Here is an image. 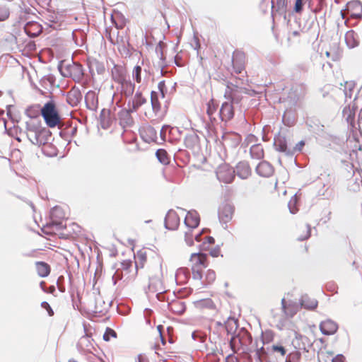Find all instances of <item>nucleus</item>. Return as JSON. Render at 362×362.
<instances>
[{
    "label": "nucleus",
    "instance_id": "54",
    "mask_svg": "<svg viewBox=\"0 0 362 362\" xmlns=\"http://www.w3.org/2000/svg\"><path fill=\"white\" fill-rule=\"evenodd\" d=\"M200 305L202 307H206L211 309H214L215 308L214 303L211 299H205L200 302Z\"/></svg>",
    "mask_w": 362,
    "mask_h": 362
},
{
    "label": "nucleus",
    "instance_id": "33",
    "mask_svg": "<svg viewBox=\"0 0 362 362\" xmlns=\"http://www.w3.org/2000/svg\"><path fill=\"white\" fill-rule=\"evenodd\" d=\"M151 103L153 111L157 114L160 110V103L158 100V93L155 91L151 93Z\"/></svg>",
    "mask_w": 362,
    "mask_h": 362
},
{
    "label": "nucleus",
    "instance_id": "19",
    "mask_svg": "<svg viewBox=\"0 0 362 362\" xmlns=\"http://www.w3.org/2000/svg\"><path fill=\"white\" fill-rule=\"evenodd\" d=\"M320 329L323 334L331 335L337 331L338 326L335 322L331 320H327L320 323Z\"/></svg>",
    "mask_w": 362,
    "mask_h": 362
},
{
    "label": "nucleus",
    "instance_id": "32",
    "mask_svg": "<svg viewBox=\"0 0 362 362\" xmlns=\"http://www.w3.org/2000/svg\"><path fill=\"white\" fill-rule=\"evenodd\" d=\"M50 216L53 222L57 223V220L62 219L65 217V214L59 206H55L50 211Z\"/></svg>",
    "mask_w": 362,
    "mask_h": 362
},
{
    "label": "nucleus",
    "instance_id": "35",
    "mask_svg": "<svg viewBox=\"0 0 362 362\" xmlns=\"http://www.w3.org/2000/svg\"><path fill=\"white\" fill-rule=\"evenodd\" d=\"M341 86L343 87V88H340L339 90H340V91H341L343 93L345 99L346 100L347 98L351 99L352 97V93H353V88H354L353 83L351 82H346L344 86L342 84H341Z\"/></svg>",
    "mask_w": 362,
    "mask_h": 362
},
{
    "label": "nucleus",
    "instance_id": "51",
    "mask_svg": "<svg viewBox=\"0 0 362 362\" xmlns=\"http://www.w3.org/2000/svg\"><path fill=\"white\" fill-rule=\"evenodd\" d=\"M262 338L263 344L269 343L273 339L272 332V331H266L265 332L262 333Z\"/></svg>",
    "mask_w": 362,
    "mask_h": 362
},
{
    "label": "nucleus",
    "instance_id": "18",
    "mask_svg": "<svg viewBox=\"0 0 362 362\" xmlns=\"http://www.w3.org/2000/svg\"><path fill=\"white\" fill-rule=\"evenodd\" d=\"M24 30L29 37H36L42 33V28L38 23L31 21L25 25Z\"/></svg>",
    "mask_w": 362,
    "mask_h": 362
},
{
    "label": "nucleus",
    "instance_id": "40",
    "mask_svg": "<svg viewBox=\"0 0 362 362\" xmlns=\"http://www.w3.org/2000/svg\"><path fill=\"white\" fill-rule=\"evenodd\" d=\"M217 107L218 105L216 103L214 99H211L207 103L206 113L211 119H212V115L216 112Z\"/></svg>",
    "mask_w": 362,
    "mask_h": 362
},
{
    "label": "nucleus",
    "instance_id": "15",
    "mask_svg": "<svg viewBox=\"0 0 362 362\" xmlns=\"http://www.w3.org/2000/svg\"><path fill=\"white\" fill-rule=\"evenodd\" d=\"M256 173L261 177H269L274 173L273 166L267 161H261L256 167Z\"/></svg>",
    "mask_w": 362,
    "mask_h": 362
},
{
    "label": "nucleus",
    "instance_id": "42",
    "mask_svg": "<svg viewBox=\"0 0 362 362\" xmlns=\"http://www.w3.org/2000/svg\"><path fill=\"white\" fill-rule=\"evenodd\" d=\"M298 202L297 196L296 194L293 195L290 201L288 203V207L289 209V211L291 214H295L298 211V208L296 207V204Z\"/></svg>",
    "mask_w": 362,
    "mask_h": 362
},
{
    "label": "nucleus",
    "instance_id": "64",
    "mask_svg": "<svg viewBox=\"0 0 362 362\" xmlns=\"http://www.w3.org/2000/svg\"><path fill=\"white\" fill-rule=\"evenodd\" d=\"M136 362H148V361L146 357L140 354L136 357Z\"/></svg>",
    "mask_w": 362,
    "mask_h": 362
},
{
    "label": "nucleus",
    "instance_id": "3",
    "mask_svg": "<svg viewBox=\"0 0 362 362\" xmlns=\"http://www.w3.org/2000/svg\"><path fill=\"white\" fill-rule=\"evenodd\" d=\"M242 77H235V83L228 82L224 93L225 98L231 102L234 105H238L242 98V93H246L247 89L242 88L241 85L245 83L247 79H245V76L243 75Z\"/></svg>",
    "mask_w": 362,
    "mask_h": 362
},
{
    "label": "nucleus",
    "instance_id": "11",
    "mask_svg": "<svg viewBox=\"0 0 362 362\" xmlns=\"http://www.w3.org/2000/svg\"><path fill=\"white\" fill-rule=\"evenodd\" d=\"M77 348L79 351L83 353H93V351L95 349L93 339L87 334L79 339Z\"/></svg>",
    "mask_w": 362,
    "mask_h": 362
},
{
    "label": "nucleus",
    "instance_id": "17",
    "mask_svg": "<svg viewBox=\"0 0 362 362\" xmlns=\"http://www.w3.org/2000/svg\"><path fill=\"white\" fill-rule=\"evenodd\" d=\"M146 103V99L143 97L141 92L136 91L134 98L129 100L127 106L132 111L136 112L141 105Z\"/></svg>",
    "mask_w": 362,
    "mask_h": 362
},
{
    "label": "nucleus",
    "instance_id": "10",
    "mask_svg": "<svg viewBox=\"0 0 362 362\" xmlns=\"http://www.w3.org/2000/svg\"><path fill=\"white\" fill-rule=\"evenodd\" d=\"M231 102H224L220 109L219 115L223 122H228L234 117V106Z\"/></svg>",
    "mask_w": 362,
    "mask_h": 362
},
{
    "label": "nucleus",
    "instance_id": "60",
    "mask_svg": "<svg viewBox=\"0 0 362 362\" xmlns=\"http://www.w3.org/2000/svg\"><path fill=\"white\" fill-rule=\"evenodd\" d=\"M122 279V275L117 270L112 277L113 284L115 285L117 281Z\"/></svg>",
    "mask_w": 362,
    "mask_h": 362
},
{
    "label": "nucleus",
    "instance_id": "5",
    "mask_svg": "<svg viewBox=\"0 0 362 362\" xmlns=\"http://www.w3.org/2000/svg\"><path fill=\"white\" fill-rule=\"evenodd\" d=\"M59 69L62 76L70 77L75 82H80L83 77V69L82 66L76 62L62 63Z\"/></svg>",
    "mask_w": 362,
    "mask_h": 362
},
{
    "label": "nucleus",
    "instance_id": "8",
    "mask_svg": "<svg viewBox=\"0 0 362 362\" xmlns=\"http://www.w3.org/2000/svg\"><path fill=\"white\" fill-rule=\"evenodd\" d=\"M233 69L236 74H240L239 77L247 79V72L245 71V55L242 52H235L233 53L232 58Z\"/></svg>",
    "mask_w": 362,
    "mask_h": 362
},
{
    "label": "nucleus",
    "instance_id": "45",
    "mask_svg": "<svg viewBox=\"0 0 362 362\" xmlns=\"http://www.w3.org/2000/svg\"><path fill=\"white\" fill-rule=\"evenodd\" d=\"M103 305H105V301L100 298H97L95 300V312L100 313L106 310L107 309V306L103 308Z\"/></svg>",
    "mask_w": 362,
    "mask_h": 362
},
{
    "label": "nucleus",
    "instance_id": "22",
    "mask_svg": "<svg viewBox=\"0 0 362 362\" xmlns=\"http://www.w3.org/2000/svg\"><path fill=\"white\" fill-rule=\"evenodd\" d=\"M207 255L201 252H194L191 255L190 262L192 263V267L197 268H205L207 267L206 262Z\"/></svg>",
    "mask_w": 362,
    "mask_h": 362
},
{
    "label": "nucleus",
    "instance_id": "31",
    "mask_svg": "<svg viewBox=\"0 0 362 362\" xmlns=\"http://www.w3.org/2000/svg\"><path fill=\"white\" fill-rule=\"evenodd\" d=\"M190 276V273L188 269L181 267L179 268L175 273V278L177 281L181 282L187 281Z\"/></svg>",
    "mask_w": 362,
    "mask_h": 362
},
{
    "label": "nucleus",
    "instance_id": "28",
    "mask_svg": "<svg viewBox=\"0 0 362 362\" xmlns=\"http://www.w3.org/2000/svg\"><path fill=\"white\" fill-rule=\"evenodd\" d=\"M300 304L307 309H314L317 305V301L314 298H310L308 295H303L300 298Z\"/></svg>",
    "mask_w": 362,
    "mask_h": 362
},
{
    "label": "nucleus",
    "instance_id": "43",
    "mask_svg": "<svg viewBox=\"0 0 362 362\" xmlns=\"http://www.w3.org/2000/svg\"><path fill=\"white\" fill-rule=\"evenodd\" d=\"M10 15L9 8L5 5H0V21H6Z\"/></svg>",
    "mask_w": 362,
    "mask_h": 362
},
{
    "label": "nucleus",
    "instance_id": "24",
    "mask_svg": "<svg viewBox=\"0 0 362 362\" xmlns=\"http://www.w3.org/2000/svg\"><path fill=\"white\" fill-rule=\"evenodd\" d=\"M274 145L277 151L284 153L286 155H290L291 149L288 148L286 140L284 136L281 135L275 136Z\"/></svg>",
    "mask_w": 362,
    "mask_h": 362
},
{
    "label": "nucleus",
    "instance_id": "38",
    "mask_svg": "<svg viewBox=\"0 0 362 362\" xmlns=\"http://www.w3.org/2000/svg\"><path fill=\"white\" fill-rule=\"evenodd\" d=\"M198 136L195 134H189L185 137V145L187 148H192L197 141Z\"/></svg>",
    "mask_w": 362,
    "mask_h": 362
},
{
    "label": "nucleus",
    "instance_id": "1",
    "mask_svg": "<svg viewBox=\"0 0 362 362\" xmlns=\"http://www.w3.org/2000/svg\"><path fill=\"white\" fill-rule=\"evenodd\" d=\"M25 134L28 139L34 145L41 146L50 144V131L40 126V122L28 121L25 122Z\"/></svg>",
    "mask_w": 362,
    "mask_h": 362
},
{
    "label": "nucleus",
    "instance_id": "39",
    "mask_svg": "<svg viewBox=\"0 0 362 362\" xmlns=\"http://www.w3.org/2000/svg\"><path fill=\"white\" fill-rule=\"evenodd\" d=\"M40 110V105H33L26 109L25 114L33 119L38 116Z\"/></svg>",
    "mask_w": 362,
    "mask_h": 362
},
{
    "label": "nucleus",
    "instance_id": "55",
    "mask_svg": "<svg viewBox=\"0 0 362 362\" xmlns=\"http://www.w3.org/2000/svg\"><path fill=\"white\" fill-rule=\"evenodd\" d=\"M41 307L47 311L48 315L49 316H52L54 315V311L47 302H46V301L42 302Z\"/></svg>",
    "mask_w": 362,
    "mask_h": 362
},
{
    "label": "nucleus",
    "instance_id": "63",
    "mask_svg": "<svg viewBox=\"0 0 362 362\" xmlns=\"http://www.w3.org/2000/svg\"><path fill=\"white\" fill-rule=\"evenodd\" d=\"M358 129L362 133V109L360 111L359 117L358 120Z\"/></svg>",
    "mask_w": 362,
    "mask_h": 362
},
{
    "label": "nucleus",
    "instance_id": "14",
    "mask_svg": "<svg viewBox=\"0 0 362 362\" xmlns=\"http://www.w3.org/2000/svg\"><path fill=\"white\" fill-rule=\"evenodd\" d=\"M132 111L129 107L128 109H123L118 113V118L119 120V124L123 127H132L134 124V119L131 115Z\"/></svg>",
    "mask_w": 362,
    "mask_h": 362
},
{
    "label": "nucleus",
    "instance_id": "44",
    "mask_svg": "<svg viewBox=\"0 0 362 362\" xmlns=\"http://www.w3.org/2000/svg\"><path fill=\"white\" fill-rule=\"evenodd\" d=\"M132 77L136 83H140L141 82V67L140 66H136L134 68Z\"/></svg>",
    "mask_w": 362,
    "mask_h": 362
},
{
    "label": "nucleus",
    "instance_id": "34",
    "mask_svg": "<svg viewBox=\"0 0 362 362\" xmlns=\"http://www.w3.org/2000/svg\"><path fill=\"white\" fill-rule=\"evenodd\" d=\"M355 33L353 30L348 31L345 34V42L347 46L350 48H353L358 45V42L355 39Z\"/></svg>",
    "mask_w": 362,
    "mask_h": 362
},
{
    "label": "nucleus",
    "instance_id": "2",
    "mask_svg": "<svg viewBox=\"0 0 362 362\" xmlns=\"http://www.w3.org/2000/svg\"><path fill=\"white\" fill-rule=\"evenodd\" d=\"M162 276V259L160 257L156 256L154 260V267L149 270L148 288L152 292H157L156 296L158 300H160L164 290Z\"/></svg>",
    "mask_w": 362,
    "mask_h": 362
},
{
    "label": "nucleus",
    "instance_id": "21",
    "mask_svg": "<svg viewBox=\"0 0 362 362\" xmlns=\"http://www.w3.org/2000/svg\"><path fill=\"white\" fill-rule=\"evenodd\" d=\"M85 103L86 107L92 111H96L98 108V95L93 90H89L85 95Z\"/></svg>",
    "mask_w": 362,
    "mask_h": 362
},
{
    "label": "nucleus",
    "instance_id": "13",
    "mask_svg": "<svg viewBox=\"0 0 362 362\" xmlns=\"http://www.w3.org/2000/svg\"><path fill=\"white\" fill-rule=\"evenodd\" d=\"M165 227L168 230H176L180 224V218L173 210H170L165 218Z\"/></svg>",
    "mask_w": 362,
    "mask_h": 362
},
{
    "label": "nucleus",
    "instance_id": "27",
    "mask_svg": "<svg viewBox=\"0 0 362 362\" xmlns=\"http://www.w3.org/2000/svg\"><path fill=\"white\" fill-rule=\"evenodd\" d=\"M37 274L41 277H46L50 273V267L44 262H37L35 263Z\"/></svg>",
    "mask_w": 362,
    "mask_h": 362
},
{
    "label": "nucleus",
    "instance_id": "26",
    "mask_svg": "<svg viewBox=\"0 0 362 362\" xmlns=\"http://www.w3.org/2000/svg\"><path fill=\"white\" fill-rule=\"evenodd\" d=\"M168 309L173 313L182 315L186 309L185 303L180 300H175L168 303Z\"/></svg>",
    "mask_w": 362,
    "mask_h": 362
},
{
    "label": "nucleus",
    "instance_id": "61",
    "mask_svg": "<svg viewBox=\"0 0 362 362\" xmlns=\"http://www.w3.org/2000/svg\"><path fill=\"white\" fill-rule=\"evenodd\" d=\"M307 227V231H306V235L305 236H300L298 238V240H300V241H303V240H305L306 239H308L310 235V225H307L306 226Z\"/></svg>",
    "mask_w": 362,
    "mask_h": 362
},
{
    "label": "nucleus",
    "instance_id": "47",
    "mask_svg": "<svg viewBox=\"0 0 362 362\" xmlns=\"http://www.w3.org/2000/svg\"><path fill=\"white\" fill-rule=\"evenodd\" d=\"M216 279V273L214 270L209 269L206 272V274L205 275V280L207 281V284H211L213 283Z\"/></svg>",
    "mask_w": 362,
    "mask_h": 362
},
{
    "label": "nucleus",
    "instance_id": "6",
    "mask_svg": "<svg viewBox=\"0 0 362 362\" xmlns=\"http://www.w3.org/2000/svg\"><path fill=\"white\" fill-rule=\"evenodd\" d=\"M40 111L48 127H54L59 123L60 117L54 101L50 100L46 103Z\"/></svg>",
    "mask_w": 362,
    "mask_h": 362
},
{
    "label": "nucleus",
    "instance_id": "41",
    "mask_svg": "<svg viewBox=\"0 0 362 362\" xmlns=\"http://www.w3.org/2000/svg\"><path fill=\"white\" fill-rule=\"evenodd\" d=\"M147 254L146 251L140 250L137 253V260L136 261V267H143L144 262H146Z\"/></svg>",
    "mask_w": 362,
    "mask_h": 362
},
{
    "label": "nucleus",
    "instance_id": "36",
    "mask_svg": "<svg viewBox=\"0 0 362 362\" xmlns=\"http://www.w3.org/2000/svg\"><path fill=\"white\" fill-rule=\"evenodd\" d=\"M156 156L159 162L163 165H167L169 163L170 160L168 155V153L164 149H158L156 152Z\"/></svg>",
    "mask_w": 362,
    "mask_h": 362
},
{
    "label": "nucleus",
    "instance_id": "25",
    "mask_svg": "<svg viewBox=\"0 0 362 362\" xmlns=\"http://www.w3.org/2000/svg\"><path fill=\"white\" fill-rule=\"evenodd\" d=\"M305 93L301 86L293 87L288 93V98L295 105L304 95Z\"/></svg>",
    "mask_w": 362,
    "mask_h": 362
},
{
    "label": "nucleus",
    "instance_id": "49",
    "mask_svg": "<svg viewBox=\"0 0 362 362\" xmlns=\"http://www.w3.org/2000/svg\"><path fill=\"white\" fill-rule=\"evenodd\" d=\"M185 240L186 244L188 246H192L193 245V239H192V229H188L185 233Z\"/></svg>",
    "mask_w": 362,
    "mask_h": 362
},
{
    "label": "nucleus",
    "instance_id": "58",
    "mask_svg": "<svg viewBox=\"0 0 362 362\" xmlns=\"http://www.w3.org/2000/svg\"><path fill=\"white\" fill-rule=\"evenodd\" d=\"M272 350L276 352H279L281 356H284L286 354V349L282 346L273 345Z\"/></svg>",
    "mask_w": 362,
    "mask_h": 362
},
{
    "label": "nucleus",
    "instance_id": "9",
    "mask_svg": "<svg viewBox=\"0 0 362 362\" xmlns=\"http://www.w3.org/2000/svg\"><path fill=\"white\" fill-rule=\"evenodd\" d=\"M235 170L229 166L224 165L220 166L216 171V177L221 182L230 183L235 177Z\"/></svg>",
    "mask_w": 362,
    "mask_h": 362
},
{
    "label": "nucleus",
    "instance_id": "52",
    "mask_svg": "<svg viewBox=\"0 0 362 362\" xmlns=\"http://www.w3.org/2000/svg\"><path fill=\"white\" fill-rule=\"evenodd\" d=\"M306 0H296L295 6H294V11L296 13H300L303 11L304 2Z\"/></svg>",
    "mask_w": 362,
    "mask_h": 362
},
{
    "label": "nucleus",
    "instance_id": "12",
    "mask_svg": "<svg viewBox=\"0 0 362 362\" xmlns=\"http://www.w3.org/2000/svg\"><path fill=\"white\" fill-rule=\"evenodd\" d=\"M234 207L230 204H223L218 210V218L221 223H227L233 215Z\"/></svg>",
    "mask_w": 362,
    "mask_h": 362
},
{
    "label": "nucleus",
    "instance_id": "4",
    "mask_svg": "<svg viewBox=\"0 0 362 362\" xmlns=\"http://www.w3.org/2000/svg\"><path fill=\"white\" fill-rule=\"evenodd\" d=\"M112 78L119 86L117 90H119L122 97L129 98L133 95L135 84L127 78L123 70L117 69L116 72H112Z\"/></svg>",
    "mask_w": 362,
    "mask_h": 362
},
{
    "label": "nucleus",
    "instance_id": "46",
    "mask_svg": "<svg viewBox=\"0 0 362 362\" xmlns=\"http://www.w3.org/2000/svg\"><path fill=\"white\" fill-rule=\"evenodd\" d=\"M117 333L115 330L111 328L107 327L105 330V332L103 334V339L106 341L110 340L111 337H116Z\"/></svg>",
    "mask_w": 362,
    "mask_h": 362
},
{
    "label": "nucleus",
    "instance_id": "37",
    "mask_svg": "<svg viewBox=\"0 0 362 362\" xmlns=\"http://www.w3.org/2000/svg\"><path fill=\"white\" fill-rule=\"evenodd\" d=\"M222 139L226 143H227L230 140L233 141V145L234 146L238 145L240 142V136L236 134L225 133L222 135Z\"/></svg>",
    "mask_w": 362,
    "mask_h": 362
},
{
    "label": "nucleus",
    "instance_id": "7",
    "mask_svg": "<svg viewBox=\"0 0 362 362\" xmlns=\"http://www.w3.org/2000/svg\"><path fill=\"white\" fill-rule=\"evenodd\" d=\"M341 16L345 19L347 16L354 19L362 18V4L358 0L349 1L344 10L340 12Z\"/></svg>",
    "mask_w": 362,
    "mask_h": 362
},
{
    "label": "nucleus",
    "instance_id": "50",
    "mask_svg": "<svg viewBox=\"0 0 362 362\" xmlns=\"http://www.w3.org/2000/svg\"><path fill=\"white\" fill-rule=\"evenodd\" d=\"M305 146V141H300L298 144H296V146L293 148L292 150H291L290 155H293L295 153H300L301 152L303 146Z\"/></svg>",
    "mask_w": 362,
    "mask_h": 362
},
{
    "label": "nucleus",
    "instance_id": "29",
    "mask_svg": "<svg viewBox=\"0 0 362 362\" xmlns=\"http://www.w3.org/2000/svg\"><path fill=\"white\" fill-rule=\"evenodd\" d=\"M250 153L252 158L260 159L264 156V151L261 144H255L250 147Z\"/></svg>",
    "mask_w": 362,
    "mask_h": 362
},
{
    "label": "nucleus",
    "instance_id": "23",
    "mask_svg": "<svg viewBox=\"0 0 362 362\" xmlns=\"http://www.w3.org/2000/svg\"><path fill=\"white\" fill-rule=\"evenodd\" d=\"M82 99V94L78 89L71 90L66 95V102L71 107H76Z\"/></svg>",
    "mask_w": 362,
    "mask_h": 362
},
{
    "label": "nucleus",
    "instance_id": "59",
    "mask_svg": "<svg viewBox=\"0 0 362 362\" xmlns=\"http://www.w3.org/2000/svg\"><path fill=\"white\" fill-rule=\"evenodd\" d=\"M145 131L147 134H148L151 136V140H153L154 138L156 137V131L153 127L149 126L146 129Z\"/></svg>",
    "mask_w": 362,
    "mask_h": 362
},
{
    "label": "nucleus",
    "instance_id": "20",
    "mask_svg": "<svg viewBox=\"0 0 362 362\" xmlns=\"http://www.w3.org/2000/svg\"><path fill=\"white\" fill-rule=\"evenodd\" d=\"M235 172L240 178L244 180L251 175V168L247 161H240L237 164Z\"/></svg>",
    "mask_w": 362,
    "mask_h": 362
},
{
    "label": "nucleus",
    "instance_id": "53",
    "mask_svg": "<svg viewBox=\"0 0 362 362\" xmlns=\"http://www.w3.org/2000/svg\"><path fill=\"white\" fill-rule=\"evenodd\" d=\"M300 354L296 352L288 355L286 358V362H297L300 359Z\"/></svg>",
    "mask_w": 362,
    "mask_h": 362
},
{
    "label": "nucleus",
    "instance_id": "30",
    "mask_svg": "<svg viewBox=\"0 0 362 362\" xmlns=\"http://www.w3.org/2000/svg\"><path fill=\"white\" fill-rule=\"evenodd\" d=\"M342 115L346 122L354 127L355 112L349 107H345L342 111Z\"/></svg>",
    "mask_w": 362,
    "mask_h": 362
},
{
    "label": "nucleus",
    "instance_id": "48",
    "mask_svg": "<svg viewBox=\"0 0 362 362\" xmlns=\"http://www.w3.org/2000/svg\"><path fill=\"white\" fill-rule=\"evenodd\" d=\"M192 277L196 280H201L202 279V268H197L196 267H192Z\"/></svg>",
    "mask_w": 362,
    "mask_h": 362
},
{
    "label": "nucleus",
    "instance_id": "56",
    "mask_svg": "<svg viewBox=\"0 0 362 362\" xmlns=\"http://www.w3.org/2000/svg\"><path fill=\"white\" fill-rule=\"evenodd\" d=\"M158 88L162 95V98H164L165 93L166 92V87H165V81H160L158 84Z\"/></svg>",
    "mask_w": 362,
    "mask_h": 362
},
{
    "label": "nucleus",
    "instance_id": "57",
    "mask_svg": "<svg viewBox=\"0 0 362 362\" xmlns=\"http://www.w3.org/2000/svg\"><path fill=\"white\" fill-rule=\"evenodd\" d=\"M64 277L63 276H60L58 278L57 281V287L62 293H64L65 291V287L62 284V282L64 281Z\"/></svg>",
    "mask_w": 362,
    "mask_h": 362
},
{
    "label": "nucleus",
    "instance_id": "62",
    "mask_svg": "<svg viewBox=\"0 0 362 362\" xmlns=\"http://www.w3.org/2000/svg\"><path fill=\"white\" fill-rule=\"evenodd\" d=\"M170 128V126L168 125H164L160 131V137L161 139L165 141V132H166V130Z\"/></svg>",
    "mask_w": 362,
    "mask_h": 362
},
{
    "label": "nucleus",
    "instance_id": "16",
    "mask_svg": "<svg viewBox=\"0 0 362 362\" xmlns=\"http://www.w3.org/2000/svg\"><path fill=\"white\" fill-rule=\"evenodd\" d=\"M199 216L195 210H192L187 212L184 223L188 229H193L197 228L199 224Z\"/></svg>",
    "mask_w": 362,
    "mask_h": 362
}]
</instances>
